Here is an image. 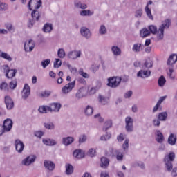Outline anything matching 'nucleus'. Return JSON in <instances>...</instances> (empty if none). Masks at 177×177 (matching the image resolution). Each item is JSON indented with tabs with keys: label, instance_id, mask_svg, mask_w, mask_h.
<instances>
[{
	"label": "nucleus",
	"instance_id": "nucleus-1",
	"mask_svg": "<svg viewBox=\"0 0 177 177\" xmlns=\"http://www.w3.org/2000/svg\"><path fill=\"white\" fill-rule=\"evenodd\" d=\"M31 3L33 5H36L35 6V9L31 8ZM42 6V0H30L28 3V8L29 10H32L31 13V16L32 19H29L28 21V28H32L34 27V24H35V21H39V18L41 17V14H39V11L38 9Z\"/></svg>",
	"mask_w": 177,
	"mask_h": 177
},
{
	"label": "nucleus",
	"instance_id": "nucleus-2",
	"mask_svg": "<svg viewBox=\"0 0 177 177\" xmlns=\"http://www.w3.org/2000/svg\"><path fill=\"white\" fill-rule=\"evenodd\" d=\"M175 153L170 152L166 154L163 159L165 169L167 172H171V175L172 177L177 176V167L174 168V165L172 164V162L175 161Z\"/></svg>",
	"mask_w": 177,
	"mask_h": 177
},
{
	"label": "nucleus",
	"instance_id": "nucleus-3",
	"mask_svg": "<svg viewBox=\"0 0 177 177\" xmlns=\"http://www.w3.org/2000/svg\"><path fill=\"white\" fill-rule=\"evenodd\" d=\"M3 68L4 70L6 77L8 80L13 78V77H16V73H17V69H10L8 65H3Z\"/></svg>",
	"mask_w": 177,
	"mask_h": 177
},
{
	"label": "nucleus",
	"instance_id": "nucleus-4",
	"mask_svg": "<svg viewBox=\"0 0 177 177\" xmlns=\"http://www.w3.org/2000/svg\"><path fill=\"white\" fill-rule=\"evenodd\" d=\"M75 88V80L72 82H69L66 84L62 88V95H68L71 91H73Z\"/></svg>",
	"mask_w": 177,
	"mask_h": 177
},
{
	"label": "nucleus",
	"instance_id": "nucleus-5",
	"mask_svg": "<svg viewBox=\"0 0 177 177\" xmlns=\"http://www.w3.org/2000/svg\"><path fill=\"white\" fill-rule=\"evenodd\" d=\"M122 80L121 77H109L108 79L107 86H110V88H117L121 83Z\"/></svg>",
	"mask_w": 177,
	"mask_h": 177
},
{
	"label": "nucleus",
	"instance_id": "nucleus-6",
	"mask_svg": "<svg viewBox=\"0 0 177 177\" xmlns=\"http://www.w3.org/2000/svg\"><path fill=\"white\" fill-rule=\"evenodd\" d=\"M86 96H88V90L86 87H81L77 91L75 97L77 100H80V99H84Z\"/></svg>",
	"mask_w": 177,
	"mask_h": 177
},
{
	"label": "nucleus",
	"instance_id": "nucleus-7",
	"mask_svg": "<svg viewBox=\"0 0 177 177\" xmlns=\"http://www.w3.org/2000/svg\"><path fill=\"white\" fill-rule=\"evenodd\" d=\"M109 153L114 157L116 156L117 161H122L124 160V154L121 151L118 149H114V148H109Z\"/></svg>",
	"mask_w": 177,
	"mask_h": 177
},
{
	"label": "nucleus",
	"instance_id": "nucleus-8",
	"mask_svg": "<svg viewBox=\"0 0 177 177\" xmlns=\"http://www.w3.org/2000/svg\"><path fill=\"white\" fill-rule=\"evenodd\" d=\"M1 127L3 129V131L10 132V131H12V128L13 127V121H12V119L10 118L6 119L3 121V124Z\"/></svg>",
	"mask_w": 177,
	"mask_h": 177
},
{
	"label": "nucleus",
	"instance_id": "nucleus-9",
	"mask_svg": "<svg viewBox=\"0 0 177 177\" xmlns=\"http://www.w3.org/2000/svg\"><path fill=\"white\" fill-rule=\"evenodd\" d=\"M35 160H37V156L30 155L28 157H26L25 159H24L21 163H22V165L28 167L29 165H31V164H33V162H35Z\"/></svg>",
	"mask_w": 177,
	"mask_h": 177
},
{
	"label": "nucleus",
	"instance_id": "nucleus-10",
	"mask_svg": "<svg viewBox=\"0 0 177 177\" xmlns=\"http://www.w3.org/2000/svg\"><path fill=\"white\" fill-rule=\"evenodd\" d=\"M15 150L17 151L19 154H21L24 150V143L23 141L20 140L19 139H17L15 142Z\"/></svg>",
	"mask_w": 177,
	"mask_h": 177
},
{
	"label": "nucleus",
	"instance_id": "nucleus-11",
	"mask_svg": "<svg viewBox=\"0 0 177 177\" xmlns=\"http://www.w3.org/2000/svg\"><path fill=\"white\" fill-rule=\"evenodd\" d=\"M4 102L7 110H12V109L15 107V102H13V100L8 95L4 97Z\"/></svg>",
	"mask_w": 177,
	"mask_h": 177
},
{
	"label": "nucleus",
	"instance_id": "nucleus-12",
	"mask_svg": "<svg viewBox=\"0 0 177 177\" xmlns=\"http://www.w3.org/2000/svg\"><path fill=\"white\" fill-rule=\"evenodd\" d=\"M81 50H72L68 53V59H71L72 60H77L79 57H81Z\"/></svg>",
	"mask_w": 177,
	"mask_h": 177
},
{
	"label": "nucleus",
	"instance_id": "nucleus-13",
	"mask_svg": "<svg viewBox=\"0 0 177 177\" xmlns=\"http://www.w3.org/2000/svg\"><path fill=\"white\" fill-rule=\"evenodd\" d=\"M73 5L75 9H81V10H85V9L88 8V5L80 0H75Z\"/></svg>",
	"mask_w": 177,
	"mask_h": 177
},
{
	"label": "nucleus",
	"instance_id": "nucleus-14",
	"mask_svg": "<svg viewBox=\"0 0 177 177\" xmlns=\"http://www.w3.org/2000/svg\"><path fill=\"white\" fill-rule=\"evenodd\" d=\"M35 47V44L32 39H30L28 41H26L24 44V49L26 52H32Z\"/></svg>",
	"mask_w": 177,
	"mask_h": 177
},
{
	"label": "nucleus",
	"instance_id": "nucleus-15",
	"mask_svg": "<svg viewBox=\"0 0 177 177\" xmlns=\"http://www.w3.org/2000/svg\"><path fill=\"white\" fill-rule=\"evenodd\" d=\"M30 93L31 89L30 88V86L26 84L22 91V99H24V100H26L28 98V96H30Z\"/></svg>",
	"mask_w": 177,
	"mask_h": 177
},
{
	"label": "nucleus",
	"instance_id": "nucleus-16",
	"mask_svg": "<svg viewBox=\"0 0 177 177\" xmlns=\"http://www.w3.org/2000/svg\"><path fill=\"white\" fill-rule=\"evenodd\" d=\"M80 33L82 37H84V38H86L87 39L92 37L91 30L86 27H82L80 29Z\"/></svg>",
	"mask_w": 177,
	"mask_h": 177
},
{
	"label": "nucleus",
	"instance_id": "nucleus-17",
	"mask_svg": "<svg viewBox=\"0 0 177 177\" xmlns=\"http://www.w3.org/2000/svg\"><path fill=\"white\" fill-rule=\"evenodd\" d=\"M50 113L55 112L59 113L60 111V109H62V104L59 102H54L50 104Z\"/></svg>",
	"mask_w": 177,
	"mask_h": 177
},
{
	"label": "nucleus",
	"instance_id": "nucleus-18",
	"mask_svg": "<svg viewBox=\"0 0 177 177\" xmlns=\"http://www.w3.org/2000/svg\"><path fill=\"white\" fill-rule=\"evenodd\" d=\"M44 165L46 169H48V171H55V168H56V165L55 162L50 160H44Z\"/></svg>",
	"mask_w": 177,
	"mask_h": 177
},
{
	"label": "nucleus",
	"instance_id": "nucleus-19",
	"mask_svg": "<svg viewBox=\"0 0 177 177\" xmlns=\"http://www.w3.org/2000/svg\"><path fill=\"white\" fill-rule=\"evenodd\" d=\"M98 102L102 106H106V104H109V102H110V98L107 96L100 94L98 95Z\"/></svg>",
	"mask_w": 177,
	"mask_h": 177
},
{
	"label": "nucleus",
	"instance_id": "nucleus-20",
	"mask_svg": "<svg viewBox=\"0 0 177 177\" xmlns=\"http://www.w3.org/2000/svg\"><path fill=\"white\" fill-rule=\"evenodd\" d=\"M150 75H151V71L140 70L137 73V77H140V78H149Z\"/></svg>",
	"mask_w": 177,
	"mask_h": 177
},
{
	"label": "nucleus",
	"instance_id": "nucleus-21",
	"mask_svg": "<svg viewBox=\"0 0 177 177\" xmlns=\"http://www.w3.org/2000/svg\"><path fill=\"white\" fill-rule=\"evenodd\" d=\"M143 49H145V45L140 43L134 44L132 47V50L134 53H139V52H142Z\"/></svg>",
	"mask_w": 177,
	"mask_h": 177
},
{
	"label": "nucleus",
	"instance_id": "nucleus-22",
	"mask_svg": "<svg viewBox=\"0 0 177 177\" xmlns=\"http://www.w3.org/2000/svg\"><path fill=\"white\" fill-rule=\"evenodd\" d=\"M74 142V137L68 136L62 138V143L65 146H70Z\"/></svg>",
	"mask_w": 177,
	"mask_h": 177
},
{
	"label": "nucleus",
	"instance_id": "nucleus-23",
	"mask_svg": "<svg viewBox=\"0 0 177 177\" xmlns=\"http://www.w3.org/2000/svg\"><path fill=\"white\" fill-rule=\"evenodd\" d=\"M42 142L46 146H56V145H57L56 140L50 138H43Z\"/></svg>",
	"mask_w": 177,
	"mask_h": 177
},
{
	"label": "nucleus",
	"instance_id": "nucleus-24",
	"mask_svg": "<svg viewBox=\"0 0 177 177\" xmlns=\"http://www.w3.org/2000/svg\"><path fill=\"white\" fill-rule=\"evenodd\" d=\"M93 15H95V12L90 10L84 9L80 11V16H82L83 17L86 16L91 17V16H93Z\"/></svg>",
	"mask_w": 177,
	"mask_h": 177
},
{
	"label": "nucleus",
	"instance_id": "nucleus-25",
	"mask_svg": "<svg viewBox=\"0 0 177 177\" xmlns=\"http://www.w3.org/2000/svg\"><path fill=\"white\" fill-rule=\"evenodd\" d=\"M53 30V25L50 23L45 24L44 27L42 28V31L46 33L52 32Z\"/></svg>",
	"mask_w": 177,
	"mask_h": 177
},
{
	"label": "nucleus",
	"instance_id": "nucleus-26",
	"mask_svg": "<svg viewBox=\"0 0 177 177\" xmlns=\"http://www.w3.org/2000/svg\"><path fill=\"white\" fill-rule=\"evenodd\" d=\"M170 26H171V19H167L162 21V24L159 26V28L164 30L167 28H169Z\"/></svg>",
	"mask_w": 177,
	"mask_h": 177
},
{
	"label": "nucleus",
	"instance_id": "nucleus-27",
	"mask_svg": "<svg viewBox=\"0 0 177 177\" xmlns=\"http://www.w3.org/2000/svg\"><path fill=\"white\" fill-rule=\"evenodd\" d=\"M100 161H101V164H100L101 168L106 169L107 168V167H109V165H110V160H109V158L106 157L101 158Z\"/></svg>",
	"mask_w": 177,
	"mask_h": 177
},
{
	"label": "nucleus",
	"instance_id": "nucleus-28",
	"mask_svg": "<svg viewBox=\"0 0 177 177\" xmlns=\"http://www.w3.org/2000/svg\"><path fill=\"white\" fill-rule=\"evenodd\" d=\"M65 174L66 175H72V174L74 173V167H73V165L70 163H66L65 165Z\"/></svg>",
	"mask_w": 177,
	"mask_h": 177
},
{
	"label": "nucleus",
	"instance_id": "nucleus-29",
	"mask_svg": "<svg viewBox=\"0 0 177 177\" xmlns=\"http://www.w3.org/2000/svg\"><path fill=\"white\" fill-rule=\"evenodd\" d=\"M102 88V82H98L97 84V86L95 87H92L88 92L87 93L89 95H95L96 93V91H98Z\"/></svg>",
	"mask_w": 177,
	"mask_h": 177
},
{
	"label": "nucleus",
	"instance_id": "nucleus-30",
	"mask_svg": "<svg viewBox=\"0 0 177 177\" xmlns=\"http://www.w3.org/2000/svg\"><path fill=\"white\" fill-rule=\"evenodd\" d=\"M177 62V55L176 54H173L169 56L167 64V66H172V64H175Z\"/></svg>",
	"mask_w": 177,
	"mask_h": 177
},
{
	"label": "nucleus",
	"instance_id": "nucleus-31",
	"mask_svg": "<svg viewBox=\"0 0 177 177\" xmlns=\"http://www.w3.org/2000/svg\"><path fill=\"white\" fill-rule=\"evenodd\" d=\"M156 140L158 143H162L164 141V135L160 130H156Z\"/></svg>",
	"mask_w": 177,
	"mask_h": 177
},
{
	"label": "nucleus",
	"instance_id": "nucleus-32",
	"mask_svg": "<svg viewBox=\"0 0 177 177\" xmlns=\"http://www.w3.org/2000/svg\"><path fill=\"white\" fill-rule=\"evenodd\" d=\"M167 142L171 146H175L176 145V135L171 133L167 139Z\"/></svg>",
	"mask_w": 177,
	"mask_h": 177
},
{
	"label": "nucleus",
	"instance_id": "nucleus-33",
	"mask_svg": "<svg viewBox=\"0 0 177 177\" xmlns=\"http://www.w3.org/2000/svg\"><path fill=\"white\" fill-rule=\"evenodd\" d=\"M84 152H82V150L81 149H76L73 151V157H75V158L80 160L81 158H84Z\"/></svg>",
	"mask_w": 177,
	"mask_h": 177
},
{
	"label": "nucleus",
	"instance_id": "nucleus-34",
	"mask_svg": "<svg viewBox=\"0 0 177 177\" xmlns=\"http://www.w3.org/2000/svg\"><path fill=\"white\" fill-rule=\"evenodd\" d=\"M111 52L113 56H120L121 55V48L117 46H113L111 48Z\"/></svg>",
	"mask_w": 177,
	"mask_h": 177
},
{
	"label": "nucleus",
	"instance_id": "nucleus-35",
	"mask_svg": "<svg viewBox=\"0 0 177 177\" xmlns=\"http://www.w3.org/2000/svg\"><path fill=\"white\" fill-rule=\"evenodd\" d=\"M0 57L5 59V60H8V62H12V60H13V58H12L9 54L4 53L2 50H0Z\"/></svg>",
	"mask_w": 177,
	"mask_h": 177
},
{
	"label": "nucleus",
	"instance_id": "nucleus-36",
	"mask_svg": "<svg viewBox=\"0 0 177 177\" xmlns=\"http://www.w3.org/2000/svg\"><path fill=\"white\" fill-rule=\"evenodd\" d=\"M156 38L158 41H162L164 39V30L160 28H158L156 32Z\"/></svg>",
	"mask_w": 177,
	"mask_h": 177
},
{
	"label": "nucleus",
	"instance_id": "nucleus-37",
	"mask_svg": "<svg viewBox=\"0 0 177 177\" xmlns=\"http://www.w3.org/2000/svg\"><path fill=\"white\" fill-rule=\"evenodd\" d=\"M140 34L142 38H146L150 35V30L146 28H144L140 30Z\"/></svg>",
	"mask_w": 177,
	"mask_h": 177
},
{
	"label": "nucleus",
	"instance_id": "nucleus-38",
	"mask_svg": "<svg viewBox=\"0 0 177 177\" xmlns=\"http://www.w3.org/2000/svg\"><path fill=\"white\" fill-rule=\"evenodd\" d=\"M50 107L48 106H41L38 109V111L39 113H41V114H46L48 111L50 112Z\"/></svg>",
	"mask_w": 177,
	"mask_h": 177
},
{
	"label": "nucleus",
	"instance_id": "nucleus-39",
	"mask_svg": "<svg viewBox=\"0 0 177 177\" xmlns=\"http://www.w3.org/2000/svg\"><path fill=\"white\" fill-rule=\"evenodd\" d=\"M84 114L87 116L92 115L93 114V108L88 105L84 110Z\"/></svg>",
	"mask_w": 177,
	"mask_h": 177
},
{
	"label": "nucleus",
	"instance_id": "nucleus-40",
	"mask_svg": "<svg viewBox=\"0 0 177 177\" xmlns=\"http://www.w3.org/2000/svg\"><path fill=\"white\" fill-rule=\"evenodd\" d=\"M165 82H167V80H165L164 75H161L158 80V86L162 87L165 85Z\"/></svg>",
	"mask_w": 177,
	"mask_h": 177
},
{
	"label": "nucleus",
	"instance_id": "nucleus-41",
	"mask_svg": "<svg viewBox=\"0 0 177 177\" xmlns=\"http://www.w3.org/2000/svg\"><path fill=\"white\" fill-rule=\"evenodd\" d=\"M99 34L100 35H106L107 34V28H106V26L101 25L99 28Z\"/></svg>",
	"mask_w": 177,
	"mask_h": 177
},
{
	"label": "nucleus",
	"instance_id": "nucleus-42",
	"mask_svg": "<svg viewBox=\"0 0 177 177\" xmlns=\"http://www.w3.org/2000/svg\"><path fill=\"white\" fill-rule=\"evenodd\" d=\"M145 11L149 19H150L151 20H154V17H153V15H151V10L149 7H147V6H145Z\"/></svg>",
	"mask_w": 177,
	"mask_h": 177
},
{
	"label": "nucleus",
	"instance_id": "nucleus-43",
	"mask_svg": "<svg viewBox=\"0 0 177 177\" xmlns=\"http://www.w3.org/2000/svg\"><path fill=\"white\" fill-rule=\"evenodd\" d=\"M168 117V113L167 112H162L158 114V118L160 121H165Z\"/></svg>",
	"mask_w": 177,
	"mask_h": 177
},
{
	"label": "nucleus",
	"instance_id": "nucleus-44",
	"mask_svg": "<svg viewBox=\"0 0 177 177\" xmlns=\"http://www.w3.org/2000/svg\"><path fill=\"white\" fill-rule=\"evenodd\" d=\"M57 56L59 57V59H64L66 57V51H64V49L59 48L57 51Z\"/></svg>",
	"mask_w": 177,
	"mask_h": 177
},
{
	"label": "nucleus",
	"instance_id": "nucleus-45",
	"mask_svg": "<svg viewBox=\"0 0 177 177\" xmlns=\"http://www.w3.org/2000/svg\"><path fill=\"white\" fill-rule=\"evenodd\" d=\"M50 64V59H44L41 62V66L43 68H46Z\"/></svg>",
	"mask_w": 177,
	"mask_h": 177
},
{
	"label": "nucleus",
	"instance_id": "nucleus-46",
	"mask_svg": "<svg viewBox=\"0 0 177 177\" xmlns=\"http://www.w3.org/2000/svg\"><path fill=\"white\" fill-rule=\"evenodd\" d=\"M149 30L150 32V34H157V31H158V29L157 28V26L154 25H150L149 26Z\"/></svg>",
	"mask_w": 177,
	"mask_h": 177
},
{
	"label": "nucleus",
	"instance_id": "nucleus-47",
	"mask_svg": "<svg viewBox=\"0 0 177 177\" xmlns=\"http://www.w3.org/2000/svg\"><path fill=\"white\" fill-rule=\"evenodd\" d=\"M122 149L124 151H128V149H129V139H126L122 144Z\"/></svg>",
	"mask_w": 177,
	"mask_h": 177
},
{
	"label": "nucleus",
	"instance_id": "nucleus-48",
	"mask_svg": "<svg viewBox=\"0 0 177 177\" xmlns=\"http://www.w3.org/2000/svg\"><path fill=\"white\" fill-rule=\"evenodd\" d=\"M125 129L127 132H133V123H129L125 125Z\"/></svg>",
	"mask_w": 177,
	"mask_h": 177
},
{
	"label": "nucleus",
	"instance_id": "nucleus-49",
	"mask_svg": "<svg viewBox=\"0 0 177 177\" xmlns=\"http://www.w3.org/2000/svg\"><path fill=\"white\" fill-rule=\"evenodd\" d=\"M44 127L46 129H55V124L53 122H45Z\"/></svg>",
	"mask_w": 177,
	"mask_h": 177
},
{
	"label": "nucleus",
	"instance_id": "nucleus-50",
	"mask_svg": "<svg viewBox=\"0 0 177 177\" xmlns=\"http://www.w3.org/2000/svg\"><path fill=\"white\" fill-rule=\"evenodd\" d=\"M86 139H88V137H86V135L82 134L79 137V143L81 145L82 143H85L86 142Z\"/></svg>",
	"mask_w": 177,
	"mask_h": 177
},
{
	"label": "nucleus",
	"instance_id": "nucleus-51",
	"mask_svg": "<svg viewBox=\"0 0 177 177\" xmlns=\"http://www.w3.org/2000/svg\"><path fill=\"white\" fill-rule=\"evenodd\" d=\"M8 6L6 3L0 2V12H5V10H8Z\"/></svg>",
	"mask_w": 177,
	"mask_h": 177
},
{
	"label": "nucleus",
	"instance_id": "nucleus-52",
	"mask_svg": "<svg viewBox=\"0 0 177 177\" xmlns=\"http://www.w3.org/2000/svg\"><path fill=\"white\" fill-rule=\"evenodd\" d=\"M125 138H127V135L124 133H120V135L117 136L118 142H124Z\"/></svg>",
	"mask_w": 177,
	"mask_h": 177
},
{
	"label": "nucleus",
	"instance_id": "nucleus-53",
	"mask_svg": "<svg viewBox=\"0 0 177 177\" xmlns=\"http://www.w3.org/2000/svg\"><path fill=\"white\" fill-rule=\"evenodd\" d=\"M142 16H143V10H142V8H140L135 12V17L140 18Z\"/></svg>",
	"mask_w": 177,
	"mask_h": 177
},
{
	"label": "nucleus",
	"instance_id": "nucleus-54",
	"mask_svg": "<svg viewBox=\"0 0 177 177\" xmlns=\"http://www.w3.org/2000/svg\"><path fill=\"white\" fill-rule=\"evenodd\" d=\"M111 138V134L106 133V135L102 136L100 138V140L103 142H106V140H109Z\"/></svg>",
	"mask_w": 177,
	"mask_h": 177
},
{
	"label": "nucleus",
	"instance_id": "nucleus-55",
	"mask_svg": "<svg viewBox=\"0 0 177 177\" xmlns=\"http://www.w3.org/2000/svg\"><path fill=\"white\" fill-rule=\"evenodd\" d=\"M62 66V60L60 59H55V61L54 62V68H59Z\"/></svg>",
	"mask_w": 177,
	"mask_h": 177
},
{
	"label": "nucleus",
	"instance_id": "nucleus-56",
	"mask_svg": "<svg viewBox=\"0 0 177 177\" xmlns=\"http://www.w3.org/2000/svg\"><path fill=\"white\" fill-rule=\"evenodd\" d=\"M44 132L42 131H35V136H36V138H39V139H41V138H42L44 135Z\"/></svg>",
	"mask_w": 177,
	"mask_h": 177
},
{
	"label": "nucleus",
	"instance_id": "nucleus-57",
	"mask_svg": "<svg viewBox=\"0 0 177 177\" xmlns=\"http://www.w3.org/2000/svg\"><path fill=\"white\" fill-rule=\"evenodd\" d=\"M79 74L80 75H82V77H83V78H89V75H88V73L84 72V69L80 68L79 70Z\"/></svg>",
	"mask_w": 177,
	"mask_h": 177
},
{
	"label": "nucleus",
	"instance_id": "nucleus-58",
	"mask_svg": "<svg viewBox=\"0 0 177 177\" xmlns=\"http://www.w3.org/2000/svg\"><path fill=\"white\" fill-rule=\"evenodd\" d=\"M17 86V82L16 80H12L9 84V87L10 89H15Z\"/></svg>",
	"mask_w": 177,
	"mask_h": 177
},
{
	"label": "nucleus",
	"instance_id": "nucleus-59",
	"mask_svg": "<svg viewBox=\"0 0 177 177\" xmlns=\"http://www.w3.org/2000/svg\"><path fill=\"white\" fill-rule=\"evenodd\" d=\"M88 156H89V157H95V156H96V150L93 148L90 149L88 152Z\"/></svg>",
	"mask_w": 177,
	"mask_h": 177
},
{
	"label": "nucleus",
	"instance_id": "nucleus-60",
	"mask_svg": "<svg viewBox=\"0 0 177 177\" xmlns=\"http://www.w3.org/2000/svg\"><path fill=\"white\" fill-rule=\"evenodd\" d=\"M144 67H146V68H151V67H153V62L151 61H145Z\"/></svg>",
	"mask_w": 177,
	"mask_h": 177
},
{
	"label": "nucleus",
	"instance_id": "nucleus-61",
	"mask_svg": "<svg viewBox=\"0 0 177 177\" xmlns=\"http://www.w3.org/2000/svg\"><path fill=\"white\" fill-rule=\"evenodd\" d=\"M50 95V91H44L41 92L40 94L41 97H49Z\"/></svg>",
	"mask_w": 177,
	"mask_h": 177
},
{
	"label": "nucleus",
	"instance_id": "nucleus-62",
	"mask_svg": "<svg viewBox=\"0 0 177 177\" xmlns=\"http://www.w3.org/2000/svg\"><path fill=\"white\" fill-rule=\"evenodd\" d=\"M109 128H111V121H107L104 123L103 131H107Z\"/></svg>",
	"mask_w": 177,
	"mask_h": 177
},
{
	"label": "nucleus",
	"instance_id": "nucleus-63",
	"mask_svg": "<svg viewBox=\"0 0 177 177\" xmlns=\"http://www.w3.org/2000/svg\"><path fill=\"white\" fill-rule=\"evenodd\" d=\"M160 124H161V120H160L159 118L154 119L153 120V124L154 127H160Z\"/></svg>",
	"mask_w": 177,
	"mask_h": 177
},
{
	"label": "nucleus",
	"instance_id": "nucleus-64",
	"mask_svg": "<svg viewBox=\"0 0 177 177\" xmlns=\"http://www.w3.org/2000/svg\"><path fill=\"white\" fill-rule=\"evenodd\" d=\"M8 88V83L3 82L0 85V89L1 91H5Z\"/></svg>",
	"mask_w": 177,
	"mask_h": 177
}]
</instances>
